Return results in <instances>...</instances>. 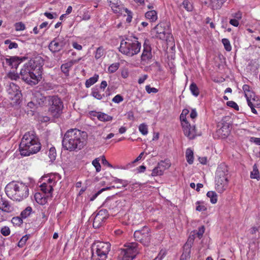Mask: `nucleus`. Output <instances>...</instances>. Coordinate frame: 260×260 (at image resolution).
<instances>
[{
	"instance_id": "29",
	"label": "nucleus",
	"mask_w": 260,
	"mask_h": 260,
	"mask_svg": "<svg viewBox=\"0 0 260 260\" xmlns=\"http://www.w3.org/2000/svg\"><path fill=\"white\" fill-rule=\"evenodd\" d=\"M74 61L71 60L68 62L62 64L61 66V71L66 75H68L69 71L74 64Z\"/></svg>"
},
{
	"instance_id": "28",
	"label": "nucleus",
	"mask_w": 260,
	"mask_h": 260,
	"mask_svg": "<svg viewBox=\"0 0 260 260\" xmlns=\"http://www.w3.org/2000/svg\"><path fill=\"white\" fill-rule=\"evenodd\" d=\"M36 202L42 205H45L47 202V199L45 194H42L40 192H37L34 196Z\"/></svg>"
},
{
	"instance_id": "21",
	"label": "nucleus",
	"mask_w": 260,
	"mask_h": 260,
	"mask_svg": "<svg viewBox=\"0 0 260 260\" xmlns=\"http://www.w3.org/2000/svg\"><path fill=\"white\" fill-rule=\"evenodd\" d=\"M170 165L165 163L164 161L158 162L157 166L155 167L152 171L151 175L152 176H160L163 174L164 171L169 168Z\"/></svg>"
},
{
	"instance_id": "50",
	"label": "nucleus",
	"mask_w": 260,
	"mask_h": 260,
	"mask_svg": "<svg viewBox=\"0 0 260 260\" xmlns=\"http://www.w3.org/2000/svg\"><path fill=\"white\" fill-rule=\"evenodd\" d=\"M113 182L115 183H119L122 186L125 187L128 184V182L126 180L120 179L117 178H114Z\"/></svg>"
},
{
	"instance_id": "44",
	"label": "nucleus",
	"mask_w": 260,
	"mask_h": 260,
	"mask_svg": "<svg viewBox=\"0 0 260 260\" xmlns=\"http://www.w3.org/2000/svg\"><path fill=\"white\" fill-rule=\"evenodd\" d=\"M114 186H112V187H107L106 188H102L101 189H100V190H99L96 193H95L94 195L92 196V197H91L90 200L91 201H93V200H94L102 192H103L104 191H105V190H109L111 188H114Z\"/></svg>"
},
{
	"instance_id": "57",
	"label": "nucleus",
	"mask_w": 260,
	"mask_h": 260,
	"mask_svg": "<svg viewBox=\"0 0 260 260\" xmlns=\"http://www.w3.org/2000/svg\"><path fill=\"white\" fill-rule=\"evenodd\" d=\"M102 163L103 164V165L104 166H106L107 167H108L109 168H113L114 167H113V166L110 164L108 161L106 159L105 156H102Z\"/></svg>"
},
{
	"instance_id": "41",
	"label": "nucleus",
	"mask_w": 260,
	"mask_h": 260,
	"mask_svg": "<svg viewBox=\"0 0 260 260\" xmlns=\"http://www.w3.org/2000/svg\"><path fill=\"white\" fill-rule=\"evenodd\" d=\"M29 237V235H25L23 236L19 240L18 243V246L21 248L23 247L25 244L26 241L28 240Z\"/></svg>"
},
{
	"instance_id": "4",
	"label": "nucleus",
	"mask_w": 260,
	"mask_h": 260,
	"mask_svg": "<svg viewBox=\"0 0 260 260\" xmlns=\"http://www.w3.org/2000/svg\"><path fill=\"white\" fill-rule=\"evenodd\" d=\"M5 192L11 199L21 201L28 196L29 188L27 185L21 182L12 181L6 185Z\"/></svg>"
},
{
	"instance_id": "59",
	"label": "nucleus",
	"mask_w": 260,
	"mask_h": 260,
	"mask_svg": "<svg viewBox=\"0 0 260 260\" xmlns=\"http://www.w3.org/2000/svg\"><path fill=\"white\" fill-rule=\"evenodd\" d=\"M205 232V228L204 226L200 227L199 229V231L197 233V235L199 238H201Z\"/></svg>"
},
{
	"instance_id": "9",
	"label": "nucleus",
	"mask_w": 260,
	"mask_h": 260,
	"mask_svg": "<svg viewBox=\"0 0 260 260\" xmlns=\"http://www.w3.org/2000/svg\"><path fill=\"white\" fill-rule=\"evenodd\" d=\"M134 237L137 241L144 246H148L151 240L150 229L144 226L141 230L136 231Z\"/></svg>"
},
{
	"instance_id": "40",
	"label": "nucleus",
	"mask_w": 260,
	"mask_h": 260,
	"mask_svg": "<svg viewBox=\"0 0 260 260\" xmlns=\"http://www.w3.org/2000/svg\"><path fill=\"white\" fill-rule=\"evenodd\" d=\"M119 67V63L118 62H115L111 64L108 69V71L110 73H113L115 72Z\"/></svg>"
},
{
	"instance_id": "27",
	"label": "nucleus",
	"mask_w": 260,
	"mask_h": 260,
	"mask_svg": "<svg viewBox=\"0 0 260 260\" xmlns=\"http://www.w3.org/2000/svg\"><path fill=\"white\" fill-rule=\"evenodd\" d=\"M226 0H211L210 6L212 10L220 9Z\"/></svg>"
},
{
	"instance_id": "30",
	"label": "nucleus",
	"mask_w": 260,
	"mask_h": 260,
	"mask_svg": "<svg viewBox=\"0 0 260 260\" xmlns=\"http://www.w3.org/2000/svg\"><path fill=\"white\" fill-rule=\"evenodd\" d=\"M95 116H96L97 118L101 121L107 122L112 120V116L102 112H98L96 115Z\"/></svg>"
},
{
	"instance_id": "64",
	"label": "nucleus",
	"mask_w": 260,
	"mask_h": 260,
	"mask_svg": "<svg viewBox=\"0 0 260 260\" xmlns=\"http://www.w3.org/2000/svg\"><path fill=\"white\" fill-rule=\"evenodd\" d=\"M229 22L230 24L236 27H237L239 24L238 20L236 19H231Z\"/></svg>"
},
{
	"instance_id": "36",
	"label": "nucleus",
	"mask_w": 260,
	"mask_h": 260,
	"mask_svg": "<svg viewBox=\"0 0 260 260\" xmlns=\"http://www.w3.org/2000/svg\"><path fill=\"white\" fill-rule=\"evenodd\" d=\"M183 8L188 12H191L193 7L192 4L188 0H184L182 3Z\"/></svg>"
},
{
	"instance_id": "34",
	"label": "nucleus",
	"mask_w": 260,
	"mask_h": 260,
	"mask_svg": "<svg viewBox=\"0 0 260 260\" xmlns=\"http://www.w3.org/2000/svg\"><path fill=\"white\" fill-rule=\"evenodd\" d=\"M189 90L193 95L197 97L200 94V90L197 84L192 82L189 86Z\"/></svg>"
},
{
	"instance_id": "32",
	"label": "nucleus",
	"mask_w": 260,
	"mask_h": 260,
	"mask_svg": "<svg viewBox=\"0 0 260 260\" xmlns=\"http://www.w3.org/2000/svg\"><path fill=\"white\" fill-rule=\"evenodd\" d=\"M250 178L252 179H256L257 180L260 179L259 172L256 164L253 166V170L250 173Z\"/></svg>"
},
{
	"instance_id": "33",
	"label": "nucleus",
	"mask_w": 260,
	"mask_h": 260,
	"mask_svg": "<svg viewBox=\"0 0 260 260\" xmlns=\"http://www.w3.org/2000/svg\"><path fill=\"white\" fill-rule=\"evenodd\" d=\"M185 156L186 160L189 164H192L193 162V152L190 148L186 149Z\"/></svg>"
},
{
	"instance_id": "47",
	"label": "nucleus",
	"mask_w": 260,
	"mask_h": 260,
	"mask_svg": "<svg viewBox=\"0 0 260 260\" xmlns=\"http://www.w3.org/2000/svg\"><path fill=\"white\" fill-rule=\"evenodd\" d=\"M197 206H196V210L198 211H205L207 210L204 203L202 202H197Z\"/></svg>"
},
{
	"instance_id": "24",
	"label": "nucleus",
	"mask_w": 260,
	"mask_h": 260,
	"mask_svg": "<svg viewBox=\"0 0 260 260\" xmlns=\"http://www.w3.org/2000/svg\"><path fill=\"white\" fill-rule=\"evenodd\" d=\"M0 210H2L3 211H11L14 210V208L12 207L8 201L4 199L1 195Z\"/></svg>"
},
{
	"instance_id": "23",
	"label": "nucleus",
	"mask_w": 260,
	"mask_h": 260,
	"mask_svg": "<svg viewBox=\"0 0 260 260\" xmlns=\"http://www.w3.org/2000/svg\"><path fill=\"white\" fill-rule=\"evenodd\" d=\"M48 98L49 96H45L39 92L35 95L36 101L41 107L46 106L48 105Z\"/></svg>"
},
{
	"instance_id": "60",
	"label": "nucleus",
	"mask_w": 260,
	"mask_h": 260,
	"mask_svg": "<svg viewBox=\"0 0 260 260\" xmlns=\"http://www.w3.org/2000/svg\"><path fill=\"white\" fill-rule=\"evenodd\" d=\"M180 119L181 121L182 126L184 125V123H189L188 121L186 119V115H184V114H181V115L180 116Z\"/></svg>"
},
{
	"instance_id": "43",
	"label": "nucleus",
	"mask_w": 260,
	"mask_h": 260,
	"mask_svg": "<svg viewBox=\"0 0 260 260\" xmlns=\"http://www.w3.org/2000/svg\"><path fill=\"white\" fill-rule=\"evenodd\" d=\"M91 95L97 100H102L103 98V96L104 95H102L100 91H99L98 89H93L91 92Z\"/></svg>"
},
{
	"instance_id": "53",
	"label": "nucleus",
	"mask_w": 260,
	"mask_h": 260,
	"mask_svg": "<svg viewBox=\"0 0 260 260\" xmlns=\"http://www.w3.org/2000/svg\"><path fill=\"white\" fill-rule=\"evenodd\" d=\"M146 91L148 93H157L158 91V90L155 88V87H151L149 85H146L145 87Z\"/></svg>"
},
{
	"instance_id": "62",
	"label": "nucleus",
	"mask_w": 260,
	"mask_h": 260,
	"mask_svg": "<svg viewBox=\"0 0 260 260\" xmlns=\"http://www.w3.org/2000/svg\"><path fill=\"white\" fill-rule=\"evenodd\" d=\"M250 141L257 145H260V138L251 137Z\"/></svg>"
},
{
	"instance_id": "46",
	"label": "nucleus",
	"mask_w": 260,
	"mask_h": 260,
	"mask_svg": "<svg viewBox=\"0 0 260 260\" xmlns=\"http://www.w3.org/2000/svg\"><path fill=\"white\" fill-rule=\"evenodd\" d=\"M99 161H100L99 158H96L94 159L92 162V164L95 167L96 171L97 172H100L101 170V165H100Z\"/></svg>"
},
{
	"instance_id": "48",
	"label": "nucleus",
	"mask_w": 260,
	"mask_h": 260,
	"mask_svg": "<svg viewBox=\"0 0 260 260\" xmlns=\"http://www.w3.org/2000/svg\"><path fill=\"white\" fill-rule=\"evenodd\" d=\"M242 89L244 92L246 98L247 97L248 94H252L251 93H254L252 91L250 90V87L248 85L244 84L242 87Z\"/></svg>"
},
{
	"instance_id": "58",
	"label": "nucleus",
	"mask_w": 260,
	"mask_h": 260,
	"mask_svg": "<svg viewBox=\"0 0 260 260\" xmlns=\"http://www.w3.org/2000/svg\"><path fill=\"white\" fill-rule=\"evenodd\" d=\"M232 17H234L237 20H240L242 17V13L241 11H239L235 13L232 14Z\"/></svg>"
},
{
	"instance_id": "7",
	"label": "nucleus",
	"mask_w": 260,
	"mask_h": 260,
	"mask_svg": "<svg viewBox=\"0 0 260 260\" xmlns=\"http://www.w3.org/2000/svg\"><path fill=\"white\" fill-rule=\"evenodd\" d=\"M48 99V112L52 117H59L64 108L62 100L57 95H49Z\"/></svg>"
},
{
	"instance_id": "11",
	"label": "nucleus",
	"mask_w": 260,
	"mask_h": 260,
	"mask_svg": "<svg viewBox=\"0 0 260 260\" xmlns=\"http://www.w3.org/2000/svg\"><path fill=\"white\" fill-rule=\"evenodd\" d=\"M138 243H131L125 246L126 248L122 250L121 254L124 260L134 259L138 253Z\"/></svg>"
},
{
	"instance_id": "19",
	"label": "nucleus",
	"mask_w": 260,
	"mask_h": 260,
	"mask_svg": "<svg viewBox=\"0 0 260 260\" xmlns=\"http://www.w3.org/2000/svg\"><path fill=\"white\" fill-rule=\"evenodd\" d=\"M230 134V130L228 125L223 124L219 127V125L218 124L217 129L214 134V137L218 139H225Z\"/></svg>"
},
{
	"instance_id": "1",
	"label": "nucleus",
	"mask_w": 260,
	"mask_h": 260,
	"mask_svg": "<svg viewBox=\"0 0 260 260\" xmlns=\"http://www.w3.org/2000/svg\"><path fill=\"white\" fill-rule=\"evenodd\" d=\"M44 59L41 56L35 57L25 63L20 71L22 80L30 85L38 84L42 78Z\"/></svg>"
},
{
	"instance_id": "2",
	"label": "nucleus",
	"mask_w": 260,
	"mask_h": 260,
	"mask_svg": "<svg viewBox=\"0 0 260 260\" xmlns=\"http://www.w3.org/2000/svg\"><path fill=\"white\" fill-rule=\"evenodd\" d=\"M87 134L76 128L70 129L64 134L62 141L64 149L70 151L81 150L86 145Z\"/></svg>"
},
{
	"instance_id": "5",
	"label": "nucleus",
	"mask_w": 260,
	"mask_h": 260,
	"mask_svg": "<svg viewBox=\"0 0 260 260\" xmlns=\"http://www.w3.org/2000/svg\"><path fill=\"white\" fill-rule=\"evenodd\" d=\"M141 44L137 38H126L121 40L119 51L129 57L133 56L140 52Z\"/></svg>"
},
{
	"instance_id": "38",
	"label": "nucleus",
	"mask_w": 260,
	"mask_h": 260,
	"mask_svg": "<svg viewBox=\"0 0 260 260\" xmlns=\"http://www.w3.org/2000/svg\"><path fill=\"white\" fill-rule=\"evenodd\" d=\"M48 156L51 161H53L56 157V152L55 147H52L50 148L48 152Z\"/></svg>"
},
{
	"instance_id": "16",
	"label": "nucleus",
	"mask_w": 260,
	"mask_h": 260,
	"mask_svg": "<svg viewBox=\"0 0 260 260\" xmlns=\"http://www.w3.org/2000/svg\"><path fill=\"white\" fill-rule=\"evenodd\" d=\"M182 127L184 135L189 139H193L199 135L194 125H191L189 123H185Z\"/></svg>"
},
{
	"instance_id": "49",
	"label": "nucleus",
	"mask_w": 260,
	"mask_h": 260,
	"mask_svg": "<svg viewBox=\"0 0 260 260\" xmlns=\"http://www.w3.org/2000/svg\"><path fill=\"white\" fill-rule=\"evenodd\" d=\"M260 231V225H257L256 226H253L252 228H251L249 231L250 234L251 235H255L257 233H259V231ZM255 238H256V236H255Z\"/></svg>"
},
{
	"instance_id": "3",
	"label": "nucleus",
	"mask_w": 260,
	"mask_h": 260,
	"mask_svg": "<svg viewBox=\"0 0 260 260\" xmlns=\"http://www.w3.org/2000/svg\"><path fill=\"white\" fill-rule=\"evenodd\" d=\"M41 144L34 131L28 132L23 136L19 145L20 154L28 156L40 151Z\"/></svg>"
},
{
	"instance_id": "63",
	"label": "nucleus",
	"mask_w": 260,
	"mask_h": 260,
	"mask_svg": "<svg viewBox=\"0 0 260 260\" xmlns=\"http://www.w3.org/2000/svg\"><path fill=\"white\" fill-rule=\"evenodd\" d=\"M198 114L195 109H192L190 113V117L194 119L197 117Z\"/></svg>"
},
{
	"instance_id": "12",
	"label": "nucleus",
	"mask_w": 260,
	"mask_h": 260,
	"mask_svg": "<svg viewBox=\"0 0 260 260\" xmlns=\"http://www.w3.org/2000/svg\"><path fill=\"white\" fill-rule=\"evenodd\" d=\"M155 37L162 40H167L169 32V27L165 22L157 24L154 28Z\"/></svg>"
},
{
	"instance_id": "51",
	"label": "nucleus",
	"mask_w": 260,
	"mask_h": 260,
	"mask_svg": "<svg viewBox=\"0 0 260 260\" xmlns=\"http://www.w3.org/2000/svg\"><path fill=\"white\" fill-rule=\"evenodd\" d=\"M15 28L16 31H21L24 30L26 27L24 23L20 22L15 24Z\"/></svg>"
},
{
	"instance_id": "10",
	"label": "nucleus",
	"mask_w": 260,
	"mask_h": 260,
	"mask_svg": "<svg viewBox=\"0 0 260 260\" xmlns=\"http://www.w3.org/2000/svg\"><path fill=\"white\" fill-rule=\"evenodd\" d=\"M110 248L111 244L109 242L98 241L92 245V250H95L97 256H102L103 258H107Z\"/></svg>"
},
{
	"instance_id": "42",
	"label": "nucleus",
	"mask_w": 260,
	"mask_h": 260,
	"mask_svg": "<svg viewBox=\"0 0 260 260\" xmlns=\"http://www.w3.org/2000/svg\"><path fill=\"white\" fill-rule=\"evenodd\" d=\"M11 221L14 225L17 226H20L23 222L22 217H20V216L13 217Z\"/></svg>"
},
{
	"instance_id": "17",
	"label": "nucleus",
	"mask_w": 260,
	"mask_h": 260,
	"mask_svg": "<svg viewBox=\"0 0 260 260\" xmlns=\"http://www.w3.org/2000/svg\"><path fill=\"white\" fill-rule=\"evenodd\" d=\"M193 238L189 237L183 247V253L181 255L180 260H189L192 245L193 243Z\"/></svg>"
},
{
	"instance_id": "45",
	"label": "nucleus",
	"mask_w": 260,
	"mask_h": 260,
	"mask_svg": "<svg viewBox=\"0 0 260 260\" xmlns=\"http://www.w3.org/2000/svg\"><path fill=\"white\" fill-rule=\"evenodd\" d=\"M139 130L143 135H146L148 134L147 125L144 123H142L139 125Z\"/></svg>"
},
{
	"instance_id": "25",
	"label": "nucleus",
	"mask_w": 260,
	"mask_h": 260,
	"mask_svg": "<svg viewBox=\"0 0 260 260\" xmlns=\"http://www.w3.org/2000/svg\"><path fill=\"white\" fill-rule=\"evenodd\" d=\"M109 6L115 13H119L121 11L119 5V0H107Z\"/></svg>"
},
{
	"instance_id": "54",
	"label": "nucleus",
	"mask_w": 260,
	"mask_h": 260,
	"mask_svg": "<svg viewBox=\"0 0 260 260\" xmlns=\"http://www.w3.org/2000/svg\"><path fill=\"white\" fill-rule=\"evenodd\" d=\"M123 101V98L120 94L116 95L112 99V102L115 103H119Z\"/></svg>"
},
{
	"instance_id": "35",
	"label": "nucleus",
	"mask_w": 260,
	"mask_h": 260,
	"mask_svg": "<svg viewBox=\"0 0 260 260\" xmlns=\"http://www.w3.org/2000/svg\"><path fill=\"white\" fill-rule=\"evenodd\" d=\"M207 196L210 198V202L213 203L215 204L217 202V197L216 193L214 191H209L207 193Z\"/></svg>"
},
{
	"instance_id": "61",
	"label": "nucleus",
	"mask_w": 260,
	"mask_h": 260,
	"mask_svg": "<svg viewBox=\"0 0 260 260\" xmlns=\"http://www.w3.org/2000/svg\"><path fill=\"white\" fill-rule=\"evenodd\" d=\"M90 18V15L88 11H86L84 12V14L82 16V20H88Z\"/></svg>"
},
{
	"instance_id": "37",
	"label": "nucleus",
	"mask_w": 260,
	"mask_h": 260,
	"mask_svg": "<svg viewBox=\"0 0 260 260\" xmlns=\"http://www.w3.org/2000/svg\"><path fill=\"white\" fill-rule=\"evenodd\" d=\"M105 53V49L103 46H100L96 49L95 52L94 57L96 59L100 58L104 55Z\"/></svg>"
},
{
	"instance_id": "22",
	"label": "nucleus",
	"mask_w": 260,
	"mask_h": 260,
	"mask_svg": "<svg viewBox=\"0 0 260 260\" xmlns=\"http://www.w3.org/2000/svg\"><path fill=\"white\" fill-rule=\"evenodd\" d=\"M26 59V57L12 56L9 58H6V62L12 68L17 69L19 64Z\"/></svg>"
},
{
	"instance_id": "26",
	"label": "nucleus",
	"mask_w": 260,
	"mask_h": 260,
	"mask_svg": "<svg viewBox=\"0 0 260 260\" xmlns=\"http://www.w3.org/2000/svg\"><path fill=\"white\" fill-rule=\"evenodd\" d=\"M145 16L146 18L151 22H155L158 18L157 12L153 10L147 11L145 13Z\"/></svg>"
},
{
	"instance_id": "13",
	"label": "nucleus",
	"mask_w": 260,
	"mask_h": 260,
	"mask_svg": "<svg viewBox=\"0 0 260 260\" xmlns=\"http://www.w3.org/2000/svg\"><path fill=\"white\" fill-rule=\"evenodd\" d=\"M7 90L9 98L13 101L14 104H17L22 96L19 87L16 84L12 82L9 84Z\"/></svg>"
},
{
	"instance_id": "6",
	"label": "nucleus",
	"mask_w": 260,
	"mask_h": 260,
	"mask_svg": "<svg viewBox=\"0 0 260 260\" xmlns=\"http://www.w3.org/2000/svg\"><path fill=\"white\" fill-rule=\"evenodd\" d=\"M229 172L225 166L218 167L215 177L216 189L219 192H223L227 188L229 183Z\"/></svg>"
},
{
	"instance_id": "56",
	"label": "nucleus",
	"mask_w": 260,
	"mask_h": 260,
	"mask_svg": "<svg viewBox=\"0 0 260 260\" xmlns=\"http://www.w3.org/2000/svg\"><path fill=\"white\" fill-rule=\"evenodd\" d=\"M124 11L127 14V17L126 18V21L128 23H130L132 21V13L129 11L127 9H124Z\"/></svg>"
},
{
	"instance_id": "31",
	"label": "nucleus",
	"mask_w": 260,
	"mask_h": 260,
	"mask_svg": "<svg viewBox=\"0 0 260 260\" xmlns=\"http://www.w3.org/2000/svg\"><path fill=\"white\" fill-rule=\"evenodd\" d=\"M99 78V75L95 74L94 76L92 77H90L88 79L86 80L85 82V86L87 88L90 87L91 85H93L95 83Z\"/></svg>"
},
{
	"instance_id": "18",
	"label": "nucleus",
	"mask_w": 260,
	"mask_h": 260,
	"mask_svg": "<svg viewBox=\"0 0 260 260\" xmlns=\"http://www.w3.org/2000/svg\"><path fill=\"white\" fill-rule=\"evenodd\" d=\"M151 47L148 41H145L143 44V49L141 55V60L147 62L152 57Z\"/></svg>"
},
{
	"instance_id": "15",
	"label": "nucleus",
	"mask_w": 260,
	"mask_h": 260,
	"mask_svg": "<svg viewBox=\"0 0 260 260\" xmlns=\"http://www.w3.org/2000/svg\"><path fill=\"white\" fill-rule=\"evenodd\" d=\"M107 212H97L96 214L93 213V227L95 229H98L101 227L107 218L108 217Z\"/></svg>"
},
{
	"instance_id": "14",
	"label": "nucleus",
	"mask_w": 260,
	"mask_h": 260,
	"mask_svg": "<svg viewBox=\"0 0 260 260\" xmlns=\"http://www.w3.org/2000/svg\"><path fill=\"white\" fill-rule=\"evenodd\" d=\"M252 94H248L246 98L248 105L251 109V112L255 114H257V112L255 108H260V99L256 96L254 93Z\"/></svg>"
},
{
	"instance_id": "52",
	"label": "nucleus",
	"mask_w": 260,
	"mask_h": 260,
	"mask_svg": "<svg viewBox=\"0 0 260 260\" xmlns=\"http://www.w3.org/2000/svg\"><path fill=\"white\" fill-rule=\"evenodd\" d=\"M10 229L8 226H5L1 228V233L4 236H8L10 234Z\"/></svg>"
},
{
	"instance_id": "55",
	"label": "nucleus",
	"mask_w": 260,
	"mask_h": 260,
	"mask_svg": "<svg viewBox=\"0 0 260 260\" xmlns=\"http://www.w3.org/2000/svg\"><path fill=\"white\" fill-rule=\"evenodd\" d=\"M226 105H227V106L234 108L236 110L238 111L239 109V106L237 105V104L234 101H228L226 103Z\"/></svg>"
},
{
	"instance_id": "20",
	"label": "nucleus",
	"mask_w": 260,
	"mask_h": 260,
	"mask_svg": "<svg viewBox=\"0 0 260 260\" xmlns=\"http://www.w3.org/2000/svg\"><path fill=\"white\" fill-rule=\"evenodd\" d=\"M65 46V42L58 38H55L49 45V50L53 53L59 52Z\"/></svg>"
},
{
	"instance_id": "39",
	"label": "nucleus",
	"mask_w": 260,
	"mask_h": 260,
	"mask_svg": "<svg viewBox=\"0 0 260 260\" xmlns=\"http://www.w3.org/2000/svg\"><path fill=\"white\" fill-rule=\"evenodd\" d=\"M222 43L223 44L224 49L227 51H230L232 50V46L231 45L229 39L224 38L222 39Z\"/></svg>"
},
{
	"instance_id": "8",
	"label": "nucleus",
	"mask_w": 260,
	"mask_h": 260,
	"mask_svg": "<svg viewBox=\"0 0 260 260\" xmlns=\"http://www.w3.org/2000/svg\"><path fill=\"white\" fill-rule=\"evenodd\" d=\"M60 179V177L58 174H50L46 182L40 185L41 190L45 194L51 193L53 190V187Z\"/></svg>"
}]
</instances>
